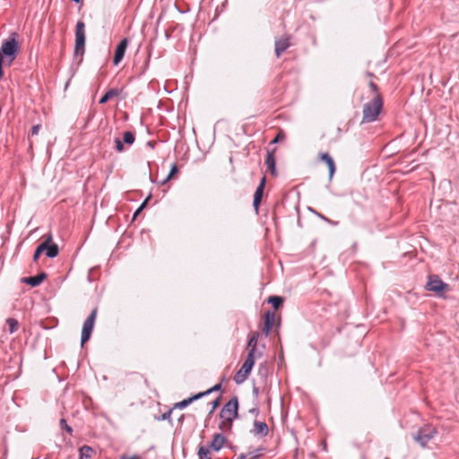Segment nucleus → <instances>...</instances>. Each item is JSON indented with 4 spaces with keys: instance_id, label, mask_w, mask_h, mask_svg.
<instances>
[{
    "instance_id": "nucleus-33",
    "label": "nucleus",
    "mask_w": 459,
    "mask_h": 459,
    "mask_svg": "<svg viewBox=\"0 0 459 459\" xmlns=\"http://www.w3.org/2000/svg\"><path fill=\"white\" fill-rule=\"evenodd\" d=\"M39 129H40V125L33 126L29 133V136L37 135L39 132Z\"/></svg>"
},
{
    "instance_id": "nucleus-21",
    "label": "nucleus",
    "mask_w": 459,
    "mask_h": 459,
    "mask_svg": "<svg viewBox=\"0 0 459 459\" xmlns=\"http://www.w3.org/2000/svg\"><path fill=\"white\" fill-rule=\"evenodd\" d=\"M258 337L259 333L257 332H253L250 333L247 342V349L257 350Z\"/></svg>"
},
{
    "instance_id": "nucleus-31",
    "label": "nucleus",
    "mask_w": 459,
    "mask_h": 459,
    "mask_svg": "<svg viewBox=\"0 0 459 459\" xmlns=\"http://www.w3.org/2000/svg\"><path fill=\"white\" fill-rule=\"evenodd\" d=\"M221 389V384L219 383V384H216L215 385H213L212 387H211L210 389L204 391V392H202L201 394H204V395H207L212 392H216V391H219Z\"/></svg>"
},
{
    "instance_id": "nucleus-19",
    "label": "nucleus",
    "mask_w": 459,
    "mask_h": 459,
    "mask_svg": "<svg viewBox=\"0 0 459 459\" xmlns=\"http://www.w3.org/2000/svg\"><path fill=\"white\" fill-rule=\"evenodd\" d=\"M123 141L119 136L114 139V143H134V134L132 131H126L122 134Z\"/></svg>"
},
{
    "instance_id": "nucleus-20",
    "label": "nucleus",
    "mask_w": 459,
    "mask_h": 459,
    "mask_svg": "<svg viewBox=\"0 0 459 459\" xmlns=\"http://www.w3.org/2000/svg\"><path fill=\"white\" fill-rule=\"evenodd\" d=\"M203 396H204V394H195V395H194L192 397H189L187 399H185V400L178 403L176 404V406L178 408L183 409V408L186 407L187 405H189L192 402H194L195 400H198V399H200Z\"/></svg>"
},
{
    "instance_id": "nucleus-43",
    "label": "nucleus",
    "mask_w": 459,
    "mask_h": 459,
    "mask_svg": "<svg viewBox=\"0 0 459 459\" xmlns=\"http://www.w3.org/2000/svg\"><path fill=\"white\" fill-rule=\"evenodd\" d=\"M126 145H116V149L117 152H121L125 150Z\"/></svg>"
},
{
    "instance_id": "nucleus-17",
    "label": "nucleus",
    "mask_w": 459,
    "mask_h": 459,
    "mask_svg": "<svg viewBox=\"0 0 459 459\" xmlns=\"http://www.w3.org/2000/svg\"><path fill=\"white\" fill-rule=\"evenodd\" d=\"M225 443V437L221 434L217 433L213 436L212 440L211 441L210 447L214 451L221 450Z\"/></svg>"
},
{
    "instance_id": "nucleus-22",
    "label": "nucleus",
    "mask_w": 459,
    "mask_h": 459,
    "mask_svg": "<svg viewBox=\"0 0 459 459\" xmlns=\"http://www.w3.org/2000/svg\"><path fill=\"white\" fill-rule=\"evenodd\" d=\"M92 453V448L84 445L79 449V459H88L91 457Z\"/></svg>"
},
{
    "instance_id": "nucleus-39",
    "label": "nucleus",
    "mask_w": 459,
    "mask_h": 459,
    "mask_svg": "<svg viewBox=\"0 0 459 459\" xmlns=\"http://www.w3.org/2000/svg\"><path fill=\"white\" fill-rule=\"evenodd\" d=\"M147 202V199L141 204V206L135 211L134 214V217L135 218L140 212L143 209L145 204Z\"/></svg>"
},
{
    "instance_id": "nucleus-27",
    "label": "nucleus",
    "mask_w": 459,
    "mask_h": 459,
    "mask_svg": "<svg viewBox=\"0 0 459 459\" xmlns=\"http://www.w3.org/2000/svg\"><path fill=\"white\" fill-rule=\"evenodd\" d=\"M247 350H248V351H247V355L246 359L255 364V359L257 358L261 357L262 353L260 351H258L257 350H252V349H247Z\"/></svg>"
},
{
    "instance_id": "nucleus-29",
    "label": "nucleus",
    "mask_w": 459,
    "mask_h": 459,
    "mask_svg": "<svg viewBox=\"0 0 459 459\" xmlns=\"http://www.w3.org/2000/svg\"><path fill=\"white\" fill-rule=\"evenodd\" d=\"M368 87H369L370 92L372 94V97H377V95H382L380 92L379 87L372 80H370L368 82Z\"/></svg>"
},
{
    "instance_id": "nucleus-44",
    "label": "nucleus",
    "mask_w": 459,
    "mask_h": 459,
    "mask_svg": "<svg viewBox=\"0 0 459 459\" xmlns=\"http://www.w3.org/2000/svg\"><path fill=\"white\" fill-rule=\"evenodd\" d=\"M366 75H367L368 77H369V78H373V77H374V78H376V75H375L373 73H371V72H367V73H366Z\"/></svg>"
},
{
    "instance_id": "nucleus-13",
    "label": "nucleus",
    "mask_w": 459,
    "mask_h": 459,
    "mask_svg": "<svg viewBox=\"0 0 459 459\" xmlns=\"http://www.w3.org/2000/svg\"><path fill=\"white\" fill-rule=\"evenodd\" d=\"M275 149L273 151H269L266 155L265 159V164L267 166L268 170L270 173L273 176H277V169H276V158L274 155Z\"/></svg>"
},
{
    "instance_id": "nucleus-32",
    "label": "nucleus",
    "mask_w": 459,
    "mask_h": 459,
    "mask_svg": "<svg viewBox=\"0 0 459 459\" xmlns=\"http://www.w3.org/2000/svg\"><path fill=\"white\" fill-rule=\"evenodd\" d=\"M178 172V167L177 165L174 163L172 166H171V169L169 173V175L167 176L166 179L164 180V183L167 182L168 180L170 179V178Z\"/></svg>"
},
{
    "instance_id": "nucleus-18",
    "label": "nucleus",
    "mask_w": 459,
    "mask_h": 459,
    "mask_svg": "<svg viewBox=\"0 0 459 459\" xmlns=\"http://www.w3.org/2000/svg\"><path fill=\"white\" fill-rule=\"evenodd\" d=\"M121 91L117 88H111L108 90L105 94L100 99L99 103L100 104H105L109 100L120 95Z\"/></svg>"
},
{
    "instance_id": "nucleus-6",
    "label": "nucleus",
    "mask_w": 459,
    "mask_h": 459,
    "mask_svg": "<svg viewBox=\"0 0 459 459\" xmlns=\"http://www.w3.org/2000/svg\"><path fill=\"white\" fill-rule=\"evenodd\" d=\"M98 308L95 307L92 309L91 314L85 319L82 329V337H81V344L82 346L91 338V333L94 328L96 317H97Z\"/></svg>"
},
{
    "instance_id": "nucleus-15",
    "label": "nucleus",
    "mask_w": 459,
    "mask_h": 459,
    "mask_svg": "<svg viewBox=\"0 0 459 459\" xmlns=\"http://www.w3.org/2000/svg\"><path fill=\"white\" fill-rule=\"evenodd\" d=\"M46 278H47V273H40L35 276L23 278L22 281L30 285L31 287H37V286L40 285Z\"/></svg>"
},
{
    "instance_id": "nucleus-14",
    "label": "nucleus",
    "mask_w": 459,
    "mask_h": 459,
    "mask_svg": "<svg viewBox=\"0 0 459 459\" xmlns=\"http://www.w3.org/2000/svg\"><path fill=\"white\" fill-rule=\"evenodd\" d=\"M319 159L327 165L329 169V179L331 180L336 169L333 159L327 152H320Z\"/></svg>"
},
{
    "instance_id": "nucleus-36",
    "label": "nucleus",
    "mask_w": 459,
    "mask_h": 459,
    "mask_svg": "<svg viewBox=\"0 0 459 459\" xmlns=\"http://www.w3.org/2000/svg\"><path fill=\"white\" fill-rule=\"evenodd\" d=\"M256 458H257V456L253 455L252 454H247V455L240 454L237 459H256Z\"/></svg>"
},
{
    "instance_id": "nucleus-38",
    "label": "nucleus",
    "mask_w": 459,
    "mask_h": 459,
    "mask_svg": "<svg viewBox=\"0 0 459 459\" xmlns=\"http://www.w3.org/2000/svg\"><path fill=\"white\" fill-rule=\"evenodd\" d=\"M190 151H191V150H190V148H189V147H187V151H186V159H187V160H190V159H191V160H198V159H199L198 157L191 156V154H190Z\"/></svg>"
},
{
    "instance_id": "nucleus-34",
    "label": "nucleus",
    "mask_w": 459,
    "mask_h": 459,
    "mask_svg": "<svg viewBox=\"0 0 459 459\" xmlns=\"http://www.w3.org/2000/svg\"><path fill=\"white\" fill-rule=\"evenodd\" d=\"M221 401V396L217 397L214 401L212 402V409L210 413H212L214 410L219 406Z\"/></svg>"
},
{
    "instance_id": "nucleus-10",
    "label": "nucleus",
    "mask_w": 459,
    "mask_h": 459,
    "mask_svg": "<svg viewBox=\"0 0 459 459\" xmlns=\"http://www.w3.org/2000/svg\"><path fill=\"white\" fill-rule=\"evenodd\" d=\"M290 35H286L275 40L274 51L277 57H280L290 48Z\"/></svg>"
},
{
    "instance_id": "nucleus-7",
    "label": "nucleus",
    "mask_w": 459,
    "mask_h": 459,
    "mask_svg": "<svg viewBox=\"0 0 459 459\" xmlns=\"http://www.w3.org/2000/svg\"><path fill=\"white\" fill-rule=\"evenodd\" d=\"M426 289L436 292L439 297L445 298L443 291L448 289V284L440 280L437 275H431L429 277Z\"/></svg>"
},
{
    "instance_id": "nucleus-5",
    "label": "nucleus",
    "mask_w": 459,
    "mask_h": 459,
    "mask_svg": "<svg viewBox=\"0 0 459 459\" xmlns=\"http://www.w3.org/2000/svg\"><path fill=\"white\" fill-rule=\"evenodd\" d=\"M437 433V429L431 424H425L422 426L413 436L414 440L419 443L422 447L426 446L430 439H432Z\"/></svg>"
},
{
    "instance_id": "nucleus-23",
    "label": "nucleus",
    "mask_w": 459,
    "mask_h": 459,
    "mask_svg": "<svg viewBox=\"0 0 459 459\" xmlns=\"http://www.w3.org/2000/svg\"><path fill=\"white\" fill-rule=\"evenodd\" d=\"M59 248L56 244L48 243L46 255L49 258H54L58 255Z\"/></svg>"
},
{
    "instance_id": "nucleus-16",
    "label": "nucleus",
    "mask_w": 459,
    "mask_h": 459,
    "mask_svg": "<svg viewBox=\"0 0 459 459\" xmlns=\"http://www.w3.org/2000/svg\"><path fill=\"white\" fill-rule=\"evenodd\" d=\"M268 431V426L265 422L257 420L254 422V429L252 432L255 436L265 437L267 436Z\"/></svg>"
},
{
    "instance_id": "nucleus-28",
    "label": "nucleus",
    "mask_w": 459,
    "mask_h": 459,
    "mask_svg": "<svg viewBox=\"0 0 459 459\" xmlns=\"http://www.w3.org/2000/svg\"><path fill=\"white\" fill-rule=\"evenodd\" d=\"M283 302V299L280 296H271L268 299V303L272 304L273 307L277 309Z\"/></svg>"
},
{
    "instance_id": "nucleus-42",
    "label": "nucleus",
    "mask_w": 459,
    "mask_h": 459,
    "mask_svg": "<svg viewBox=\"0 0 459 459\" xmlns=\"http://www.w3.org/2000/svg\"><path fill=\"white\" fill-rule=\"evenodd\" d=\"M121 459H141V458H140V456H139V455H132V456H130V457H126V456L123 455V456L121 457Z\"/></svg>"
},
{
    "instance_id": "nucleus-9",
    "label": "nucleus",
    "mask_w": 459,
    "mask_h": 459,
    "mask_svg": "<svg viewBox=\"0 0 459 459\" xmlns=\"http://www.w3.org/2000/svg\"><path fill=\"white\" fill-rule=\"evenodd\" d=\"M266 183V178L264 176L260 179L259 185L255 189V192L254 194V201H253V206L256 213H258L259 206L262 201V197L264 195V190Z\"/></svg>"
},
{
    "instance_id": "nucleus-45",
    "label": "nucleus",
    "mask_w": 459,
    "mask_h": 459,
    "mask_svg": "<svg viewBox=\"0 0 459 459\" xmlns=\"http://www.w3.org/2000/svg\"><path fill=\"white\" fill-rule=\"evenodd\" d=\"M193 147H194L195 149H198V148H199V145H198V144H195V145H193Z\"/></svg>"
},
{
    "instance_id": "nucleus-2",
    "label": "nucleus",
    "mask_w": 459,
    "mask_h": 459,
    "mask_svg": "<svg viewBox=\"0 0 459 459\" xmlns=\"http://www.w3.org/2000/svg\"><path fill=\"white\" fill-rule=\"evenodd\" d=\"M238 400L233 396L226 403L220 411L219 428L223 432L230 431L234 420L238 416Z\"/></svg>"
},
{
    "instance_id": "nucleus-3",
    "label": "nucleus",
    "mask_w": 459,
    "mask_h": 459,
    "mask_svg": "<svg viewBox=\"0 0 459 459\" xmlns=\"http://www.w3.org/2000/svg\"><path fill=\"white\" fill-rule=\"evenodd\" d=\"M384 99L382 95L372 97V99L363 105L361 123H372L378 119L383 110Z\"/></svg>"
},
{
    "instance_id": "nucleus-26",
    "label": "nucleus",
    "mask_w": 459,
    "mask_h": 459,
    "mask_svg": "<svg viewBox=\"0 0 459 459\" xmlns=\"http://www.w3.org/2000/svg\"><path fill=\"white\" fill-rule=\"evenodd\" d=\"M199 459H212L209 447L201 446L198 449Z\"/></svg>"
},
{
    "instance_id": "nucleus-46",
    "label": "nucleus",
    "mask_w": 459,
    "mask_h": 459,
    "mask_svg": "<svg viewBox=\"0 0 459 459\" xmlns=\"http://www.w3.org/2000/svg\"><path fill=\"white\" fill-rule=\"evenodd\" d=\"M147 143H148V144H151V143H154V142H152V141H149Z\"/></svg>"
},
{
    "instance_id": "nucleus-41",
    "label": "nucleus",
    "mask_w": 459,
    "mask_h": 459,
    "mask_svg": "<svg viewBox=\"0 0 459 459\" xmlns=\"http://www.w3.org/2000/svg\"><path fill=\"white\" fill-rule=\"evenodd\" d=\"M40 255L41 254L39 253L38 250H35L34 255H33V261L37 262Z\"/></svg>"
},
{
    "instance_id": "nucleus-12",
    "label": "nucleus",
    "mask_w": 459,
    "mask_h": 459,
    "mask_svg": "<svg viewBox=\"0 0 459 459\" xmlns=\"http://www.w3.org/2000/svg\"><path fill=\"white\" fill-rule=\"evenodd\" d=\"M274 321H275V313L274 312H271V311H266L265 314H264V327H263V333L265 335V336H268V334L270 333L272 328H273V325L274 324Z\"/></svg>"
},
{
    "instance_id": "nucleus-4",
    "label": "nucleus",
    "mask_w": 459,
    "mask_h": 459,
    "mask_svg": "<svg viewBox=\"0 0 459 459\" xmlns=\"http://www.w3.org/2000/svg\"><path fill=\"white\" fill-rule=\"evenodd\" d=\"M85 23L83 21H78L75 26V44L74 49V56H81L80 61L85 52Z\"/></svg>"
},
{
    "instance_id": "nucleus-1",
    "label": "nucleus",
    "mask_w": 459,
    "mask_h": 459,
    "mask_svg": "<svg viewBox=\"0 0 459 459\" xmlns=\"http://www.w3.org/2000/svg\"><path fill=\"white\" fill-rule=\"evenodd\" d=\"M20 50L21 44L17 32L11 33L8 38L2 42L0 48V79L4 76V62L5 61L8 65H11L16 59Z\"/></svg>"
},
{
    "instance_id": "nucleus-37",
    "label": "nucleus",
    "mask_w": 459,
    "mask_h": 459,
    "mask_svg": "<svg viewBox=\"0 0 459 459\" xmlns=\"http://www.w3.org/2000/svg\"><path fill=\"white\" fill-rule=\"evenodd\" d=\"M275 137L281 138V142H283L286 139V134L282 130H279Z\"/></svg>"
},
{
    "instance_id": "nucleus-30",
    "label": "nucleus",
    "mask_w": 459,
    "mask_h": 459,
    "mask_svg": "<svg viewBox=\"0 0 459 459\" xmlns=\"http://www.w3.org/2000/svg\"><path fill=\"white\" fill-rule=\"evenodd\" d=\"M60 428L63 429H65L67 433L72 435L73 429L66 423V420L65 419H61L59 421Z\"/></svg>"
},
{
    "instance_id": "nucleus-24",
    "label": "nucleus",
    "mask_w": 459,
    "mask_h": 459,
    "mask_svg": "<svg viewBox=\"0 0 459 459\" xmlns=\"http://www.w3.org/2000/svg\"><path fill=\"white\" fill-rule=\"evenodd\" d=\"M6 325L9 327V333H13L19 328V323L15 318L9 317L6 319Z\"/></svg>"
},
{
    "instance_id": "nucleus-8",
    "label": "nucleus",
    "mask_w": 459,
    "mask_h": 459,
    "mask_svg": "<svg viewBox=\"0 0 459 459\" xmlns=\"http://www.w3.org/2000/svg\"><path fill=\"white\" fill-rule=\"evenodd\" d=\"M254 365L253 362L246 359L239 370L235 374L234 381L238 385L244 383L247 379Z\"/></svg>"
},
{
    "instance_id": "nucleus-25",
    "label": "nucleus",
    "mask_w": 459,
    "mask_h": 459,
    "mask_svg": "<svg viewBox=\"0 0 459 459\" xmlns=\"http://www.w3.org/2000/svg\"><path fill=\"white\" fill-rule=\"evenodd\" d=\"M52 242V235L49 234L46 237L45 240L39 244L36 250H38L39 253L42 254L43 252H46L48 243Z\"/></svg>"
},
{
    "instance_id": "nucleus-11",
    "label": "nucleus",
    "mask_w": 459,
    "mask_h": 459,
    "mask_svg": "<svg viewBox=\"0 0 459 459\" xmlns=\"http://www.w3.org/2000/svg\"><path fill=\"white\" fill-rule=\"evenodd\" d=\"M128 46V39L126 38H124L120 40L118 45L116 48L114 57H113V64L114 65H117L123 59L126 50Z\"/></svg>"
},
{
    "instance_id": "nucleus-40",
    "label": "nucleus",
    "mask_w": 459,
    "mask_h": 459,
    "mask_svg": "<svg viewBox=\"0 0 459 459\" xmlns=\"http://www.w3.org/2000/svg\"><path fill=\"white\" fill-rule=\"evenodd\" d=\"M280 142H281V138H279V137H273V138L269 142V143L276 144V143H279Z\"/></svg>"
},
{
    "instance_id": "nucleus-35",
    "label": "nucleus",
    "mask_w": 459,
    "mask_h": 459,
    "mask_svg": "<svg viewBox=\"0 0 459 459\" xmlns=\"http://www.w3.org/2000/svg\"><path fill=\"white\" fill-rule=\"evenodd\" d=\"M149 61H150V58H149V57H148V58H146V59L144 60V64H143V67H141V68L139 69V72H138L139 75H142V74H144L145 70H146V69H147V67H148Z\"/></svg>"
}]
</instances>
